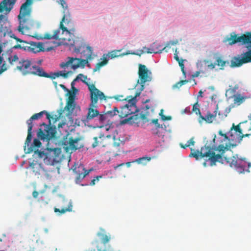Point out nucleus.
<instances>
[{"instance_id": "1", "label": "nucleus", "mask_w": 251, "mask_h": 251, "mask_svg": "<svg viewBox=\"0 0 251 251\" xmlns=\"http://www.w3.org/2000/svg\"><path fill=\"white\" fill-rule=\"evenodd\" d=\"M218 133L221 137L217 138L215 135L213 139L214 144L212 146L207 145L206 143L201 148V155L202 157H207L211 166L215 165L217 162L222 164L226 163L238 172H243L246 165L244 160L237 159L235 156L230 157L227 154L224 155L226 152H228L229 154H231L232 152L229 150V148L231 146L233 147H235V145H228L227 142L230 140V138L226 134L223 133L221 130H220Z\"/></svg>"}, {"instance_id": "2", "label": "nucleus", "mask_w": 251, "mask_h": 251, "mask_svg": "<svg viewBox=\"0 0 251 251\" xmlns=\"http://www.w3.org/2000/svg\"><path fill=\"white\" fill-rule=\"evenodd\" d=\"M68 31L69 32L67 33L66 31L62 33V30L59 27L58 29L53 31L52 34L46 33L43 36H41L40 39L58 40L62 44L74 47V52H79L82 48L85 47L83 39L81 37L75 35L76 31L75 27L68 29Z\"/></svg>"}, {"instance_id": "3", "label": "nucleus", "mask_w": 251, "mask_h": 251, "mask_svg": "<svg viewBox=\"0 0 251 251\" xmlns=\"http://www.w3.org/2000/svg\"><path fill=\"white\" fill-rule=\"evenodd\" d=\"M89 90L90 92L91 103L89 104L86 116L87 121L92 120L99 115V111L95 109L97 107V103L99 99L100 100H106L108 98H111V97L105 96L103 93L96 88L94 84L89 85Z\"/></svg>"}, {"instance_id": "4", "label": "nucleus", "mask_w": 251, "mask_h": 251, "mask_svg": "<svg viewBox=\"0 0 251 251\" xmlns=\"http://www.w3.org/2000/svg\"><path fill=\"white\" fill-rule=\"evenodd\" d=\"M47 119L49 120V125H47L44 123L40 125V126H44L45 128L43 130L41 128L39 129L37 133L38 137L42 140L49 141L55 136L56 133V126H51L50 120H52L54 123L59 120L60 116L56 115H50L49 113L46 111Z\"/></svg>"}, {"instance_id": "5", "label": "nucleus", "mask_w": 251, "mask_h": 251, "mask_svg": "<svg viewBox=\"0 0 251 251\" xmlns=\"http://www.w3.org/2000/svg\"><path fill=\"white\" fill-rule=\"evenodd\" d=\"M16 68L23 75L31 74L40 77L49 76L48 74L46 73L42 68L36 65H32L31 61L28 59H21Z\"/></svg>"}, {"instance_id": "6", "label": "nucleus", "mask_w": 251, "mask_h": 251, "mask_svg": "<svg viewBox=\"0 0 251 251\" xmlns=\"http://www.w3.org/2000/svg\"><path fill=\"white\" fill-rule=\"evenodd\" d=\"M33 2V0H26L20 8V14L18 15V19L19 20V25L18 27V30L20 32L24 33V30L29 29L30 28V23L31 21L25 16L30 13L29 7Z\"/></svg>"}, {"instance_id": "7", "label": "nucleus", "mask_w": 251, "mask_h": 251, "mask_svg": "<svg viewBox=\"0 0 251 251\" xmlns=\"http://www.w3.org/2000/svg\"><path fill=\"white\" fill-rule=\"evenodd\" d=\"M246 122H240L238 125L235 126L234 124H233L232 127L228 132V135L230 138V140L238 141L240 142L242 140L244 137H249L251 135V128L249 130H251V133H243L241 127V124L246 123Z\"/></svg>"}, {"instance_id": "8", "label": "nucleus", "mask_w": 251, "mask_h": 251, "mask_svg": "<svg viewBox=\"0 0 251 251\" xmlns=\"http://www.w3.org/2000/svg\"><path fill=\"white\" fill-rule=\"evenodd\" d=\"M138 74L140 81L141 91H142L144 89L145 83L151 80L152 73L145 65L139 64ZM138 83H139V80H138Z\"/></svg>"}, {"instance_id": "9", "label": "nucleus", "mask_w": 251, "mask_h": 251, "mask_svg": "<svg viewBox=\"0 0 251 251\" xmlns=\"http://www.w3.org/2000/svg\"><path fill=\"white\" fill-rule=\"evenodd\" d=\"M138 111L136 106L135 97L128 100V103L122 106L119 111V116L125 118Z\"/></svg>"}, {"instance_id": "10", "label": "nucleus", "mask_w": 251, "mask_h": 251, "mask_svg": "<svg viewBox=\"0 0 251 251\" xmlns=\"http://www.w3.org/2000/svg\"><path fill=\"white\" fill-rule=\"evenodd\" d=\"M167 48V46L163 47L158 42H155L151 45L150 48L144 47L143 48V50H139V52H132L131 54L140 56L146 52L147 53H160L163 50L167 52V50H166Z\"/></svg>"}, {"instance_id": "11", "label": "nucleus", "mask_w": 251, "mask_h": 251, "mask_svg": "<svg viewBox=\"0 0 251 251\" xmlns=\"http://www.w3.org/2000/svg\"><path fill=\"white\" fill-rule=\"evenodd\" d=\"M231 34V37L228 38L226 40L229 45H233L237 43H243V44H251V32H247L246 34H243L240 36L237 35L234 33Z\"/></svg>"}, {"instance_id": "12", "label": "nucleus", "mask_w": 251, "mask_h": 251, "mask_svg": "<svg viewBox=\"0 0 251 251\" xmlns=\"http://www.w3.org/2000/svg\"><path fill=\"white\" fill-rule=\"evenodd\" d=\"M111 137V135H104L100 133L98 137L93 138L94 142L92 144V147L95 148L97 147H106L110 143Z\"/></svg>"}, {"instance_id": "13", "label": "nucleus", "mask_w": 251, "mask_h": 251, "mask_svg": "<svg viewBox=\"0 0 251 251\" xmlns=\"http://www.w3.org/2000/svg\"><path fill=\"white\" fill-rule=\"evenodd\" d=\"M73 170L76 175L75 180L76 183H79L81 182L84 178L88 175L90 171V170H86L82 164H75L73 166Z\"/></svg>"}, {"instance_id": "14", "label": "nucleus", "mask_w": 251, "mask_h": 251, "mask_svg": "<svg viewBox=\"0 0 251 251\" xmlns=\"http://www.w3.org/2000/svg\"><path fill=\"white\" fill-rule=\"evenodd\" d=\"M74 26V23L71 18V16L69 11L63 13L62 19L60 23V27L62 30V33L66 31L68 33V29L72 28Z\"/></svg>"}, {"instance_id": "15", "label": "nucleus", "mask_w": 251, "mask_h": 251, "mask_svg": "<svg viewBox=\"0 0 251 251\" xmlns=\"http://www.w3.org/2000/svg\"><path fill=\"white\" fill-rule=\"evenodd\" d=\"M44 45L45 44H43L41 42L36 43L34 42H29V45L28 46V50H27V51L32 53H37L40 51H44L45 50L49 51L52 50L53 48V46H50L46 49L44 47Z\"/></svg>"}, {"instance_id": "16", "label": "nucleus", "mask_w": 251, "mask_h": 251, "mask_svg": "<svg viewBox=\"0 0 251 251\" xmlns=\"http://www.w3.org/2000/svg\"><path fill=\"white\" fill-rule=\"evenodd\" d=\"M251 62V50H250L244 54L242 58L234 57L231 62V67H239L244 63Z\"/></svg>"}, {"instance_id": "17", "label": "nucleus", "mask_w": 251, "mask_h": 251, "mask_svg": "<svg viewBox=\"0 0 251 251\" xmlns=\"http://www.w3.org/2000/svg\"><path fill=\"white\" fill-rule=\"evenodd\" d=\"M61 153L60 149H47V164L53 165L57 161V158L59 157Z\"/></svg>"}, {"instance_id": "18", "label": "nucleus", "mask_w": 251, "mask_h": 251, "mask_svg": "<svg viewBox=\"0 0 251 251\" xmlns=\"http://www.w3.org/2000/svg\"><path fill=\"white\" fill-rule=\"evenodd\" d=\"M69 97L65 107V109L68 112V115H71L75 107V92L69 91Z\"/></svg>"}, {"instance_id": "19", "label": "nucleus", "mask_w": 251, "mask_h": 251, "mask_svg": "<svg viewBox=\"0 0 251 251\" xmlns=\"http://www.w3.org/2000/svg\"><path fill=\"white\" fill-rule=\"evenodd\" d=\"M148 114V112H145L144 113H137L130 117L128 121L131 124L138 125L141 121L144 122L148 121L147 119V116Z\"/></svg>"}, {"instance_id": "20", "label": "nucleus", "mask_w": 251, "mask_h": 251, "mask_svg": "<svg viewBox=\"0 0 251 251\" xmlns=\"http://www.w3.org/2000/svg\"><path fill=\"white\" fill-rule=\"evenodd\" d=\"M80 138H74L71 137L69 139L68 146L72 150H76L83 147V145L79 143Z\"/></svg>"}, {"instance_id": "21", "label": "nucleus", "mask_w": 251, "mask_h": 251, "mask_svg": "<svg viewBox=\"0 0 251 251\" xmlns=\"http://www.w3.org/2000/svg\"><path fill=\"white\" fill-rule=\"evenodd\" d=\"M218 109V105H217L216 109L214 112V113H211L210 112L208 111L205 117L203 116L202 115H201L200 118V119L201 120H199V122L201 123V121H204L207 123H212L213 121L215 119V118L217 115Z\"/></svg>"}, {"instance_id": "22", "label": "nucleus", "mask_w": 251, "mask_h": 251, "mask_svg": "<svg viewBox=\"0 0 251 251\" xmlns=\"http://www.w3.org/2000/svg\"><path fill=\"white\" fill-rule=\"evenodd\" d=\"M85 47L82 48L80 51L78 53H80L82 56L87 58V59L91 60L93 59L92 54L93 50L91 47L89 46H86L84 41L83 40Z\"/></svg>"}, {"instance_id": "23", "label": "nucleus", "mask_w": 251, "mask_h": 251, "mask_svg": "<svg viewBox=\"0 0 251 251\" xmlns=\"http://www.w3.org/2000/svg\"><path fill=\"white\" fill-rule=\"evenodd\" d=\"M152 133L153 134L157 135L158 137H160L162 142H164L166 129L162 126H160V125L158 124L155 128L152 129Z\"/></svg>"}, {"instance_id": "24", "label": "nucleus", "mask_w": 251, "mask_h": 251, "mask_svg": "<svg viewBox=\"0 0 251 251\" xmlns=\"http://www.w3.org/2000/svg\"><path fill=\"white\" fill-rule=\"evenodd\" d=\"M72 59H78L76 57H68L67 58L68 60L66 61L65 62H62L60 64V66L61 68L65 69L68 68L69 66H71V68L75 70L77 69V68H75L74 67V65H76V64L77 63V60H72Z\"/></svg>"}, {"instance_id": "25", "label": "nucleus", "mask_w": 251, "mask_h": 251, "mask_svg": "<svg viewBox=\"0 0 251 251\" xmlns=\"http://www.w3.org/2000/svg\"><path fill=\"white\" fill-rule=\"evenodd\" d=\"M29 167L31 168L33 173L35 175H40L42 171H44V169L41 163H38L37 161H33L29 164Z\"/></svg>"}, {"instance_id": "26", "label": "nucleus", "mask_w": 251, "mask_h": 251, "mask_svg": "<svg viewBox=\"0 0 251 251\" xmlns=\"http://www.w3.org/2000/svg\"><path fill=\"white\" fill-rule=\"evenodd\" d=\"M209 61L206 59L199 60L197 63L198 69L201 72V74H205L207 70V64Z\"/></svg>"}, {"instance_id": "27", "label": "nucleus", "mask_w": 251, "mask_h": 251, "mask_svg": "<svg viewBox=\"0 0 251 251\" xmlns=\"http://www.w3.org/2000/svg\"><path fill=\"white\" fill-rule=\"evenodd\" d=\"M6 25H9V22L6 18L2 15H0V30L1 31H7V26Z\"/></svg>"}, {"instance_id": "28", "label": "nucleus", "mask_w": 251, "mask_h": 251, "mask_svg": "<svg viewBox=\"0 0 251 251\" xmlns=\"http://www.w3.org/2000/svg\"><path fill=\"white\" fill-rule=\"evenodd\" d=\"M33 126H28V130H27V136L25 142V145L24 146L25 150L26 148L28 149V147H30L31 144V141L32 138V129Z\"/></svg>"}, {"instance_id": "29", "label": "nucleus", "mask_w": 251, "mask_h": 251, "mask_svg": "<svg viewBox=\"0 0 251 251\" xmlns=\"http://www.w3.org/2000/svg\"><path fill=\"white\" fill-rule=\"evenodd\" d=\"M41 143L38 139H34L33 140V142L30 145V147H28V149H27L26 153H30L32 151H35V148H40L41 146Z\"/></svg>"}, {"instance_id": "30", "label": "nucleus", "mask_w": 251, "mask_h": 251, "mask_svg": "<svg viewBox=\"0 0 251 251\" xmlns=\"http://www.w3.org/2000/svg\"><path fill=\"white\" fill-rule=\"evenodd\" d=\"M121 50H112L109 52H108L107 54L105 55V56L108 57L109 58H114L115 57L122 56L125 55H127L129 54H131L132 53H130L129 52H127L126 53H124L122 54H119V53L121 51Z\"/></svg>"}, {"instance_id": "31", "label": "nucleus", "mask_w": 251, "mask_h": 251, "mask_svg": "<svg viewBox=\"0 0 251 251\" xmlns=\"http://www.w3.org/2000/svg\"><path fill=\"white\" fill-rule=\"evenodd\" d=\"M44 114H46V111L44 110V111H42L38 113L34 114L33 115H32L30 117V118L29 120H28L27 121L26 123L27 124V126H33V125L32 124L33 120H37V119L40 118L43 116V115Z\"/></svg>"}, {"instance_id": "32", "label": "nucleus", "mask_w": 251, "mask_h": 251, "mask_svg": "<svg viewBox=\"0 0 251 251\" xmlns=\"http://www.w3.org/2000/svg\"><path fill=\"white\" fill-rule=\"evenodd\" d=\"M100 59H103V60L96 64L95 68L94 69V72L99 71L102 67L107 64L108 59L106 56H105V54H103L102 58Z\"/></svg>"}, {"instance_id": "33", "label": "nucleus", "mask_w": 251, "mask_h": 251, "mask_svg": "<svg viewBox=\"0 0 251 251\" xmlns=\"http://www.w3.org/2000/svg\"><path fill=\"white\" fill-rule=\"evenodd\" d=\"M87 78V76L83 75V74H78L77 75V76H76V77L71 83V85H72V88L73 89V92H75V93H76V92L77 91V90L75 87H74V82L76 81L78 79H81L83 82H85L89 86V85H90V84H88L87 82H85V80Z\"/></svg>"}, {"instance_id": "34", "label": "nucleus", "mask_w": 251, "mask_h": 251, "mask_svg": "<svg viewBox=\"0 0 251 251\" xmlns=\"http://www.w3.org/2000/svg\"><path fill=\"white\" fill-rule=\"evenodd\" d=\"M151 160V158L150 157L143 156L142 157L136 159L135 160L132 161V162L137 163L143 165H146Z\"/></svg>"}, {"instance_id": "35", "label": "nucleus", "mask_w": 251, "mask_h": 251, "mask_svg": "<svg viewBox=\"0 0 251 251\" xmlns=\"http://www.w3.org/2000/svg\"><path fill=\"white\" fill-rule=\"evenodd\" d=\"M70 73V72H63V71H58L57 72H56V73H53L52 75H50L48 74V75L49 76V77H46L47 78H50L51 79H54L55 78V77H59V76H63V77L64 78H66L68 77V74Z\"/></svg>"}, {"instance_id": "36", "label": "nucleus", "mask_w": 251, "mask_h": 251, "mask_svg": "<svg viewBox=\"0 0 251 251\" xmlns=\"http://www.w3.org/2000/svg\"><path fill=\"white\" fill-rule=\"evenodd\" d=\"M34 153L35 154H37L38 156L40 158H43L44 163L47 164V150L46 151H39V150H36L34 151Z\"/></svg>"}, {"instance_id": "37", "label": "nucleus", "mask_w": 251, "mask_h": 251, "mask_svg": "<svg viewBox=\"0 0 251 251\" xmlns=\"http://www.w3.org/2000/svg\"><path fill=\"white\" fill-rule=\"evenodd\" d=\"M76 60L77 61V63L76 65H74L75 68H78L79 67H84L85 65L88 63V60L87 58L85 59H72V60Z\"/></svg>"}, {"instance_id": "38", "label": "nucleus", "mask_w": 251, "mask_h": 251, "mask_svg": "<svg viewBox=\"0 0 251 251\" xmlns=\"http://www.w3.org/2000/svg\"><path fill=\"white\" fill-rule=\"evenodd\" d=\"M20 43L21 44L16 45L14 46H13L12 48L14 49H23L25 51H27V50H28V46L29 45V42H25L22 40V42Z\"/></svg>"}, {"instance_id": "39", "label": "nucleus", "mask_w": 251, "mask_h": 251, "mask_svg": "<svg viewBox=\"0 0 251 251\" xmlns=\"http://www.w3.org/2000/svg\"><path fill=\"white\" fill-rule=\"evenodd\" d=\"M72 204L71 202H69L68 207L67 208H62L61 209L59 208H55L54 212H59L60 214H64L66 212H70L72 210Z\"/></svg>"}, {"instance_id": "40", "label": "nucleus", "mask_w": 251, "mask_h": 251, "mask_svg": "<svg viewBox=\"0 0 251 251\" xmlns=\"http://www.w3.org/2000/svg\"><path fill=\"white\" fill-rule=\"evenodd\" d=\"M243 122H246V123L241 124V129L243 133L244 132L246 133L247 132H248V133H251V130H250L249 129L251 128V127L249 125L248 121L246 120Z\"/></svg>"}, {"instance_id": "41", "label": "nucleus", "mask_w": 251, "mask_h": 251, "mask_svg": "<svg viewBox=\"0 0 251 251\" xmlns=\"http://www.w3.org/2000/svg\"><path fill=\"white\" fill-rule=\"evenodd\" d=\"M245 100V98L240 95L234 96V103L240 105Z\"/></svg>"}, {"instance_id": "42", "label": "nucleus", "mask_w": 251, "mask_h": 251, "mask_svg": "<svg viewBox=\"0 0 251 251\" xmlns=\"http://www.w3.org/2000/svg\"><path fill=\"white\" fill-rule=\"evenodd\" d=\"M15 1L16 0H3L1 2V3L5 5L7 8H11V9L13 8Z\"/></svg>"}, {"instance_id": "43", "label": "nucleus", "mask_w": 251, "mask_h": 251, "mask_svg": "<svg viewBox=\"0 0 251 251\" xmlns=\"http://www.w3.org/2000/svg\"><path fill=\"white\" fill-rule=\"evenodd\" d=\"M216 64L221 67V69H222L223 67L226 65V63H228V62L223 60L221 57H218L216 58Z\"/></svg>"}, {"instance_id": "44", "label": "nucleus", "mask_w": 251, "mask_h": 251, "mask_svg": "<svg viewBox=\"0 0 251 251\" xmlns=\"http://www.w3.org/2000/svg\"><path fill=\"white\" fill-rule=\"evenodd\" d=\"M108 118H111L117 114V113H119L117 107H114L113 109L112 110L108 111L106 112Z\"/></svg>"}, {"instance_id": "45", "label": "nucleus", "mask_w": 251, "mask_h": 251, "mask_svg": "<svg viewBox=\"0 0 251 251\" xmlns=\"http://www.w3.org/2000/svg\"><path fill=\"white\" fill-rule=\"evenodd\" d=\"M199 104H198V101H197L196 103H195L193 105V112H195L197 115L199 116V119L200 118L201 115L199 107Z\"/></svg>"}, {"instance_id": "46", "label": "nucleus", "mask_w": 251, "mask_h": 251, "mask_svg": "<svg viewBox=\"0 0 251 251\" xmlns=\"http://www.w3.org/2000/svg\"><path fill=\"white\" fill-rule=\"evenodd\" d=\"M98 116L99 117V120L101 123L106 122L108 119V117L106 112L102 114H100L99 113V115Z\"/></svg>"}, {"instance_id": "47", "label": "nucleus", "mask_w": 251, "mask_h": 251, "mask_svg": "<svg viewBox=\"0 0 251 251\" xmlns=\"http://www.w3.org/2000/svg\"><path fill=\"white\" fill-rule=\"evenodd\" d=\"M111 136L112 137L111 139H112L114 141L113 146L115 147H119L121 143V141L119 139H117L115 135H111Z\"/></svg>"}, {"instance_id": "48", "label": "nucleus", "mask_w": 251, "mask_h": 251, "mask_svg": "<svg viewBox=\"0 0 251 251\" xmlns=\"http://www.w3.org/2000/svg\"><path fill=\"white\" fill-rule=\"evenodd\" d=\"M201 151H197V152H191V153L189 155L190 157H195L197 160H198L200 157L203 158V157H202L201 155Z\"/></svg>"}, {"instance_id": "49", "label": "nucleus", "mask_w": 251, "mask_h": 251, "mask_svg": "<svg viewBox=\"0 0 251 251\" xmlns=\"http://www.w3.org/2000/svg\"><path fill=\"white\" fill-rule=\"evenodd\" d=\"M188 81L187 80H181V81L176 83L175 85H174L173 88L174 89L179 88L181 86L187 83L188 82Z\"/></svg>"}, {"instance_id": "50", "label": "nucleus", "mask_w": 251, "mask_h": 251, "mask_svg": "<svg viewBox=\"0 0 251 251\" xmlns=\"http://www.w3.org/2000/svg\"><path fill=\"white\" fill-rule=\"evenodd\" d=\"M101 241L103 244H105L109 241L110 239V236L106 234H101Z\"/></svg>"}, {"instance_id": "51", "label": "nucleus", "mask_w": 251, "mask_h": 251, "mask_svg": "<svg viewBox=\"0 0 251 251\" xmlns=\"http://www.w3.org/2000/svg\"><path fill=\"white\" fill-rule=\"evenodd\" d=\"M59 3L61 5L62 7L64 8L63 13L67 12L69 11L68 9L67 4L65 0H59Z\"/></svg>"}, {"instance_id": "52", "label": "nucleus", "mask_w": 251, "mask_h": 251, "mask_svg": "<svg viewBox=\"0 0 251 251\" xmlns=\"http://www.w3.org/2000/svg\"><path fill=\"white\" fill-rule=\"evenodd\" d=\"M19 60V57L17 55L15 54L13 56H11L8 58V62L11 64H13L14 62L18 61Z\"/></svg>"}, {"instance_id": "53", "label": "nucleus", "mask_w": 251, "mask_h": 251, "mask_svg": "<svg viewBox=\"0 0 251 251\" xmlns=\"http://www.w3.org/2000/svg\"><path fill=\"white\" fill-rule=\"evenodd\" d=\"M163 110L161 109L160 110V113H159V115L160 116L161 118V119L163 121H166V120H171V119H172L171 116H165V115H164L163 114Z\"/></svg>"}, {"instance_id": "54", "label": "nucleus", "mask_w": 251, "mask_h": 251, "mask_svg": "<svg viewBox=\"0 0 251 251\" xmlns=\"http://www.w3.org/2000/svg\"><path fill=\"white\" fill-rule=\"evenodd\" d=\"M184 61V60H183V59H181L180 61H178V63L179 64V66L181 68V70L182 73L184 75H185L186 72L184 70V65L183 64Z\"/></svg>"}, {"instance_id": "55", "label": "nucleus", "mask_w": 251, "mask_h": 251, "mask_svg": "<svg viewBox=\"0 0 251 251\" xmlns=\"http://www.w3.org/2000/svg\"><path fill=\"white\" fill-rule=\"evenodd\" d=\"M4 10L9 12L11 10V8H7L5 5L2 4L1 3L0 4V12H2Z\"/></svg>"}, {"instance_id": "56", "label": "nucleus", "mask_w": 251, "mask_h": 251, "mask_svg": "<svg viewBox=\"0 0 251 251\" xmlns=\"http://www.w3.org/2000/svg\"><path fill=\"white\" fill-rule=\"evenodd\" d=\"M123 96H117L114 97L115 99H116L118 100H127V101H128V99H130L132 97L131 96H130V97H127L126 98H125V99H123Z\"/></svg>"}, {"instance_id": "57", "label": "nucleus", "mask_w": 251, "mask_h": 251, "mask_svg": "<svg viewBox=\"0 0 251 251\" xmlns=\"http://www.w3.org/2000/svg\"><path fill=\"white\" fill-rule=\"evenodd\" d=\"M102 176H98L95 177L93 179L91 180L90 182V185L93 186L96 184V181H98L99 180L100 178H101Z\"/></svg>"}, {"instance_id": "58", "label": "nucleus", "mask_w": 251, "mask_h": 251, "mask_svg": "<svg viewBox=\"0 0 251 251\" xmlns=\"http://www.w3.org/2000/svg\"><path fill=\"white\" fill-rule=\"evenodd\" d=\"M7 67H6V65L5 63L1 65V68L0 69V74H1L3 72H4L6 70H7Z\"/></svg>"}, {"instance_id": "59", "label": "nucleus", "mask_w": 251, "mask_h": 251, "mask_svg": "<svg viewBox=\"0 0 251 251\" xmlns=\"http://www.w3.org/2000/svg\"><path fill=\"white\" fill-rule=\"evenodd\" d=\"M215 64L210 62V61H209V63L207 64V68H209L210 69H213L214 68H215Z\"/></svg>"}, {"instance_id": "60", "label": "nucleus", "mask_w": 251, "mask_h": 251, "mask_svg": "<svg viewBox=\"0 0 251 251\" xmlns=\"http://www.w3.org/2000/svg\"><path fill=\"white\" fill-rule=\"evenodd\" d=\"M178 42L177 40H175V41H170L169 42H168L166 46H167V47H168V46L170 45H175L177 44H178Z\"/></svg>"}, {"instance_id": "61", "label": "nucleus", "mask_w": 251, "mask_h": 251, "mask_svg": "<svg viewBox=\"0 0 251 251\" xmlns=\"http://www.w3.org/2000/svg\"><path fill=\"white\" fill-rule=\"evenodd\" d=\"M10 37L11 38H13L15 40H16L17 42H22V40H21V39L18 38V37H17L14 34H12L11 35H10Z\"/></svg>"}, {"instance_id": "62", "label": "nucleus", "mask_w": 251, "mask_h": 251, "mask_svg": "<svg viewBox=\"0 0 251 251\" xmlns=\"http://www.w3.org/2000/svg\"><path fill=\"white\" fill-rule=\"evenodd\" d=\"M187 144H190V146L191 145H192L193 146L195 144V141H194V138H191L188 142H187Z\"/></svg>"}, {"instance_id": "63", "label": "nucleus", "mask_w": 251, "mask_h": 251, "mask_svg": "<svg viewBox=\"0 0 251 251\" xmlns=\"http://www.w3.org/2000/svg\"><path fill=\"white\" fill-rule=\"evenodd\" d=\"M39 195L38 192L36 191H34L32 193V196L34 198H37L38 196Z\"/></svg>"}, {"instance_id": "64", "label": "nucleus", "mask_w": 251, "mask_h": 251, "mask_svg": "<svg viewBox=\"0 0 251 251\" xmlns=\"http://www.w3.org/2000/svg\"><path fill=\"white\" fill-rule=\"evenodd\" d=\"M200 74H201V72L200 71H196L195 74L193 75L194 77H198L199 76Z\"/></svg>"}]
</instances>
